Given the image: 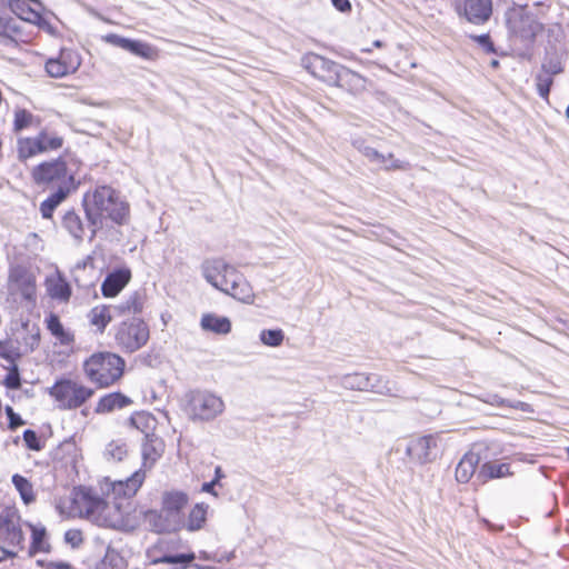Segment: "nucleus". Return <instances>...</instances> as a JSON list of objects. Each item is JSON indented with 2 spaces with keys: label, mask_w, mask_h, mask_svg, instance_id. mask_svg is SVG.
<instances>
[{
  "label": "nucleus",
  "mask_w": 569,
  "mask_h": 569,
  "mask_svg": "<svg viewBox=\"0 0 569 569\" xmlns=\"http://www.w3.org/2000/svg\"><path fill=\"white\" fill-rule=\"evenodd\" d=\"M74 161L64 156L40 161L30 170L32 183L42 189H56L40 203L42 218L51 219L57 207L78 187Z\"/></svg>",
  "instance_id": "obj_1"
},
{
  "label": "nucleus",
  "mask_w": 569,
  "mask_h": 569,
  "mask_svg": "<svg viewBox=\"0 0 569 569\" xmlns=\"http://www.w3.org/2000/svg\"><path fill=\"white\" fill-rule=\"evenodd\" d=\"M83 209L92 233L102 228L106 220L122 224L129 214V204L111 186H98L83 197Z\"/></svg>",
  "instance_id": "obj_2"
},
{
  "label": "nucleus",
  "mask_w": 569,
  "mask_h": 569,
  "mask_svg": "<svg viewBox=\"0 0 569 569\" xmlns=\"http://www.w3.org/2000/svg\"><path fill=\"white\" fill-rule=\"evenodd\" d=\"M71 515L88 519L98 526L117 528L123 523L121 503L111 506L108 501L93 493L91 489L79 487L72 492Z\"/></svg>",
  "instance_id": "obj_3"
},
{
  "label": "nucleus",
  "mask_w": 569,
  "mask_h": 569,
  "mask_svg": "<svg viewBox=\"0 0 569 569\" xmlns=\"http://www.w3.org/2000/svg\"><path fill=\"white\" fill-rule=\"evenodd\" d=\"M204 279L216 289L243 302L252 303L254 292L246 277L222 259H209L202 263Z\"/></svg>",
  "instance_id": "obj_4"
},
{
  "label": "nucleus",
  "mask_w": 569,
  "mask_h": 569,
  "mask_svg": "<svg viewBox=\"0 0 569 569\" xmlns=\"http://www.w3.org/2000/svg\"><path fill=\"white\" fill-rule=\"evenodd\" d=\"M127 362L119 353L99 350L89 355L81 365L86 379L97 389H109L120 383Z\"/></svg>",
  "instance_id": "obj_5"
},
{
  "label": "nucleus",
  "mask_w": 569,
  "mask_h": 569,
  "mask_svg": "<svg viewBox=\"0 0 569 569\" xmlns=\"http://www.w3.org/2000/svg\"><path fill=\"white\" fill-rule=\"evenodd\" d=\"M189 503V496L182 490H166L161 495V510L147 509L142 519L149 529L157 535L179 532V516Z\"/></svg>",
  "instance_id": "obj_6"
},
{
  "label": "nucleus",
  "mask_w": 569,
  "mask_h": 569,
  "mask_svg": "<svg viewBox=\"0 0 569 569\" xmlns=\"http://www.w3.org/2000/svg\"><path fill=\"white\" fill-rule=\"evenodd\" d=\"M24 548L26 536L21 516L16 509H6L0 513V563L17 558Z\"/></svg>",
  "instance_id": "obj_7"
},
{
  "label": "nucleus",
  "mask_w": 569,
  "mask_h": 569,
  "mask_svg": "<svg viewBox=\"0 0 569 569\" xmlns=\"http://www.w3.org/2000/svg\"><path fill=\"white\" fill-rule=\"evenodd\" d=\"M64 143L63 136L47 129H41L34 136H20L16 143L17 159L21 163H27L36 157L61 150Z\"/></svg>",
  "instance_id": "obj_8"
},
{
  "label": "nucleus",
  "mask_w": 569,
  "mask_h": 569,
  "mask_svg": "<svg viewBox=\"0 0 569 569\" xmlns=\"http://www.w3.org/2000/svg\"><path fill=\"white\" fill-rule=\"evenodd\" d=\"M60 410H77L94 396V389L83 382L71 379H58L48 391Z\"/></svg>",
  "instance_id": "obj_9"
},
{
  "label": "nucleus",
  "mask_w": 569,
  "mask_h": 569,
  "mask_svg": "<svg viewBox=\"0 0 569 569\" xmlns=\"http://www.w3.org/2000/svg\"><path fill=\"white\" fill-rule=\"evenodd\" d=\"M186 411L192 421H211L224 411V402L208 390H192L187 395Z\"/></svg>",
  "instance_id": "obj_10"
},
{
  "label": "nucleus",
  "mask_w": 569,
  "mask_h": 569,
  "mask_svg": "<svg viewBox=\"0 0 569 569\" xmlns=\"http://www.w3.org/2000/svg\"><path fill=\"white\" fill-rule=\"evenodd\" d=\"M149 338V326L141 318L132 317L129 320L121 321L114 330V342L126 353L140 350L147 345Z\"/></svg>",
  "instance_id": "obj_11"
},
{
  "label": "nucleus",
  "mask_w": 569,
  "mask_h": 569,
  "mask_svg": "<svg viewBox=\"0 0 569 569\" xmlns=\"http://www.w3.org/2000/svg\"><path fill=\"white\" fill-rule=\"evenodd\" d=\"M8 291L14 299H20L33 307L37 301V278L34 273L23 266H14L8 276Z\"/></svg>",
  "instance_id": "obj_12"
},
{
  "label": "nucleus",
  "mask_w": 569,
  "mask_h": 569,
  "mask_svg": "<svg viewBox=\"0 0 569 569\" xmlns=\"http://www.w3.org/2000/svg\"><path fill=\"white\" fill-rule=\"evenodd\" d=\"M301 63L308 73L328 87H332L336 83L337 76L342 66L313 52L305 54Z\"/></svg>",
  "instance_id": "obj_13"
},
{
  "label": "nucleus",
  "mask_w": 569,
  "mask_h": 569,
  "mask_svg": "<svg viewBox=\"0 0 569 569\" xmlns=\"http://www.w3.org/2000/svg\"><path fill=\"white\" fill-rule=\"evenodd\" d=\"M452 7L460 19L475 26L487 23L493 13L492 0H455Z\"/></svg>",
  "instance_id": "obj_14"
},
{
  "label": "nucleus",
  "mask_w": 569,
  "mask_h": 569,
  "mask_svg": "<svg viewBox=\"0 0 569 569\" xmlns=\"http://www.w3.org/2000/svg\"><path fill=\"white\" fill-rule=\"evenodd\" d=\"M102 40L143 60L156 61L160 57L159 49L146 41L124 38L117 33H108L102 37Z\"/></svg>",
  "instance_id": "obj_15"
},
{
  "label": "nucleus",
  "mask_w": 569,
  "mask_h": 569,
  "mask_svg": "<svg viewBox=\"0 0 569 569\" xmlns=\"http://www.w3.org/2000/svg\"><path fill=\"white\" fill-rule=\"evenodd\" d=\"M80 64L79 54L72 49L63 48L58 57L50 58L46 62V71L52 78H62L76 72Z\"/></svg>",
  "instance_id": "obj_16"
},
{
  "label": "nucleus",
  "mask_w": 569,
  "mask_h": 569,
  "mask_svg": "<svg viewBox=\"0 0 569 569\" xmlns=\"http://www.w3.org/2000/svg\"><path fill=\"white\" fill-rule=\"evenodd\" d=\"M132 272L128 267H121L107 274L101 283V295L107 299L116 298L131 281Z\"/></svg>",
  "instance_id": "obj_17"
},
{
  "label": "nucleus",
  "mask_w": 569,
  "mask_h": 569,
  "mask_svg": "<svg viewBox=\"0 0 569 569\" xmlns=\"http://www.w3.org/2000/svg\"><path fill=\"white\" fill-rule=\"evenodd\" d=\"M438 440L433 435H426L412 439L407 447L410 459L426 463L432 460V451L437 448Z\"/></svg>",
  "instance_id": "obj_18"
},
{
  "label": "nucleus",
  "mask_w": 569,
  "mask_h": 569,
  "mask_svg": "<svg viewBox=\"0 0 569 569\" xmlns=\"http://www.w3.org/2000/svg\"><path fill=\"white\" fill-rule=\"evenodd\" d=\"M146 479V471L143 469H139L134 471L129 478L126 480L114 481L111 485L110 493L113 496V499H126L130 500L139 489L142 487Z\"/></svg>",
  "instance_id": "obj_19"
},
{
  "label": "nucleus",
  "mask_w": 569,
  "mask_h": 569,
  "mask_svg": "<svg viewBox=\"0 0 569 569\" xmlns=\"http://www.w3.org/2000/svg\"><path fill=\"white\" fill-rule=\"evenodd\" d=\"M209 505L204 502L194 503L188 511L187 517L183 513L179 516V532L186 530L188 532L200 531L206 528L208 521Z\"/></svg>",
  "instance_id": "obj_20"
},
{
  "label": "nucleus",
  "mask_w": 569,
  "mask_h": 569,
  "mask_svg": "<svg viewBox=\"0 0 569 569\" xmlns=\"http://www.w3.org/2000/svg\"><path fill=\"white\" fill-rule=\"evenodd\" d=\"M27 528L30 531L28 556L32 558L38 553H50L52 546L46 526L42 523L27 522Z\"/></svg>",
  "instance_id": "obj_21"
},
{
  "label": "nucleus",
  "mask_w": 569,
  "mask_h": 569,
  "mask_svg": "<svg viewBox=\"0 0 569 569\" xmlns=\"http://www.w3.org/2000/svg\"><path fill=\"white\" fill-rule=\"evenodd\" d=\"M46 292L52 300L68 303L72 296V288L67 278L57 271L44 279Z\"/></svg>",
  "instance_id": "obj_22"
},
{
  "label": "nucleus",
  "mask_w": 569,
  "mask_h": 569,
  "mask_svg": "<svg viewBox=\"0 0 569 569\" xmlns=\"http://www.w3.org/2000/svg\"><path fill=\"white\" fill-rule=\"evenodd\" d=\"M368 80L358 72L341 66L337 81L332 87L345 90L351 94H360L367 90Z\"/></svg>",
  "instance_id": "obj_23"
},
{
  "label": "nucleus",
  "mask_w": 569,
  "mask_h": 569,
  "mask_svg": "<svg viewBox=\"0 0 569 569\" xmlns=\"http://www.w3.org/2000/svg\"><path fill=\"white\" fill-rule=\"evenodd\" d=\"M133 403L132 399L120 391L109 392L101 396L94 406V413L108 415L114 410L124 409Z\"/></svg>",
  "instance_id": "obj_24"
},
{
  "label": "nucleus",
  "mask_w": 569,
  "mask_h": 569,
  "mask_svg": "<svg viewBox=\"0 0 569 569\" xmlns=\"http://www.w3.org/2000/svg\"><path fill=\"white\" fill-rule=\"evenodd\" d=\"M42 119L31 110L23 107H16L12 111L11 130L14 134L37 129L41 126Z\"/></svg>",
  "instance_id": "obj_25"
},
{
  "label": "nucleus",
  "mask_w": 569,
  "mask_h": 569,
  "mask_svg": "<svg viewBox=\"0 0 569 569\" xmlns=\"http://www.w3.org/2000/svg\"><path fill=\"white\" fill-rule=\"evenodd\" d=\"M113 311L114 306L112 305H97L89 310L88 322L98 333L102 335L113 320Z\"/></svg>",
  "instance_id": "obj_26"
},
{
  "label": "nucleus",
  "mask_w": 569,
  "mask_h": 569,
  "mask_svg": "<svg viewBox=\"0 0 569 569\" xmlns=\"http://www.w3.org/2000/svg\"><path fill=\"white\" fill-rule=\"evenodd\" d=\"M44 325L47 330L61 346H71L74 342V333L64 328L57 313H48L44 318Z\"/></svg>",
  "instance_id": "obj_27"
},
{
  "label": "nucleus",
  "mask_w": 569,
  "mask_h": 569,
  "mask_svg": "<svg viewBox=\"0 0 569 569\" xmlns=\"http://www.w3.org/2000/svg\"><path fill=\"white\" fill-rule=\"evenodd\" d=\"M365 156L372 162H377L381 169L386 171H397V170H407L410 168V164L406 161H401L395 157L393 153H388L387 156L380 153L376 149L367 148L365 151Z\"/></svg>",
  "instance_id": "obj_28"
},
{
  "label": "nucleus",
  "mask_w": 569,
  "mask_h": 569,
  "mask_svg": "<svg viewBox=\"0 0 569 569\" xmlns=\"http://www.w3.org/2000/svg\"><path fill=\"white\" fill-rule=\"evenodd\" d=\"M200 327L204 331L224 336L231 332L232 323L228 317L207 312L200 319Z\"/></svg>",
  "instance_id": "obj_29"
},
{
  "label": "nucleus",
  "mask_w": 569,
  "mask_h": 569,
  "mask_svg": "<svg viewBox=\"0 0 569 569\" xmlns=\"http://www.w3.org/2000/svg\"><path fill=\"white\" fill-rule=\"evenodd\" d=\"M163 450L164 445L160 438L156 436L146 438L141 448L142 467L146 469H151L157 460L162 456Z\"/></svg>",
  "instance_id": "obj_30"
},
{
  "label": "nucleus",
  "mask_w": 569,
  "mask_h": 569,
  "mask_svg": "<svg viewBox=\"0 0 569 569\" xmlns=\"http://www.w3.org/2000/svg\"><path fill=\"white\" fill-rule=\"evenodd\" d=\"M129 425L144 435L146 438L154 437L158 425L157 418L149 411L140 410L131 413Z\"/></svg>",
  "instance_id": "obj_31"
},
{
  "label": "nucleus",
  "mask_w": 569,
  "mask_h": 569,
  "mask_svg": "<svg viewBox=\"0 0 569 569\" xmlns=\"http://www.w3.org/2000/svg\"><path fill=\"white\" fill-rule=\"evenodd\" d=\"M480 458L475 452H467L458 462L455 471L456 480L460 483H467L473 477Z\"/></svg>",
  "instance_id": "obj_32"
},
{
  "label": "nucleus",
  "mask_w": 569,
  "mask_h": 569,
  "mask_svg": "<svg viewBox=\"0 0 569 569\" xmlns=\"http://www.w3.org/2000/svg\"><path fill=\"white\" fill-rule=\"evenodd\" d=\"M510 465L498 462V461H487L481 465L478 471V479L480 482L486 483L493 479H499L503 477L511 476Z\"/></svg>",
  "instance_id": "obj_33"
},
{
  "label": "nucleus",
  "mask_w": 569,
  "mask_h": 569,
  "mask_svg": "<svg viewBox=\"0 0 569 569\" xmlns=\"http://www.w3.org/2000/svg\"><path fill=\"white\" fill-rule=\"evenodd\" d=\"M79 456L78 449L73 446L59 448L54 458V468L58 469L64 467L72 475H77Z\"/></svg>",
  "instance_id": "obj_34"
},
{
  "label": "nucleus",
  "mask_w": 569,
  "mask_h": 569,
  "mask_svg": "<svg viewBox=\"0 0 569 569\" xmlns=\"http://www.w3.org/2000/svg\"><path fill=\"white\" fill-rule=\"evenodd\" d=\"M144 296L138 291L132 292L126 300L114 306L118 316H136L142 312Z\"/></svg>",
  "instance_id": "obj_35"
},
{
  "label": "nucleus",
  "mask_w": 569,
  "mask_h": 569,
  "mask_svg": "<svg viewBox=\"0 0 569 569\" xmlns=\"http://www.w3.org/2000/svg\"><path fill=\"white\" fill-rule=\"evenodd\" d=\"M62 227L77 240H82L84 236V224L81 217L74 211L69 210L62 217Z\"/></svg>",
  "instance_id": "obj_36"
},
{
  "label": "nucleus",
  "mask_w": 569,
  "mask_h": 569,
  "mask_svg": "<svg viewBox=\"0 0 569 569\" xmlns=\"http://www.w3.org/2000/svg\"><path fill=\"white\" fill-rule=\"evenodd\" d=\"M128 561L114 548L108 547L103 558L97 563L96 569H127Z\"/></svg>",
  "instance_id": "obj_37"
},
{
  "label": "nucleus",
  "mask_w": 569,
  "mask_h": 569,
  "mask_svg": "<svg viewBox=\"0 0 569 569\" xmlns=\"http://www.w3.org/2000/svg\"><path fill=\"white\" fill-rule=\"evenodd\" d=\"M11 481L24 505L28 506L36 501L37 495L30 480L19 473H14Z\"/></svg>",
  "instance_id": "obj_38"
},
{
  "label": "nucleus",
  "mask_w": 569,
  "mask_h": 569,
  "mask_svg": "<svg viewBox=\"0 0 569 569\" xmlns=\"http://www.w3.org/2000/svg\"><path fill=\"white\" fill-rule=\"evenodd\" d=\"M0 383L9 390H18L21 388V376L16 363L12 362V365L7 368V375L0 381Z\"/></svg>",
  "instance_id": "obj_39"
},
{
  "label": "nucleus",
  "mask_w": 569,
  "mask_h": 569,
  "mask_svg": "<svg viewBox=\"0 0 569 569\" xmlns=\"http://www.w3.org/2000/svg\"><path fill=\"white\" fill-rule=\"evenodd\" d=\"M260 340L269 347H279L284 340V333L281 329H264L260 332Z\"/></svg>",
  "instance_id": "obj_40"
},
{
  "label": "nucleus",
  "mask_w": 569,
  "mask_h": 569,
  "mask_svg": "<svg viewBox=\"0 0 569 569\" xmlns=\"http://www.w3.org/2000/svg\"><path fill=\"white\" fill-rule=\"evenodd\" d=\"M561 72H563V64L557 56L547 58L541 66V73L550 74L552 78Z\"/></svg>",
  "instance_id": "obj_41"
},
{
  "label": "nucleus",
  "mask_w": 569,
  "mask_h": 569,
  "mask_svg": "<svg viewBox=\"0 0 569 569\" xmlns=\"http://www.w3.org/2000/svg\"><path fill=\"white\" fill-rule=\"evenodd\" d=\"M553 83V78L550 74L538 73L536 77V87L539 96L548 101L549 93Z\"/></svg>",
  "instance_id": "obj_42"
},
{
  "label": "nucleus",
  "mask_w": 569,
  "mask_h": 569,
  "mask_svg": "<svg viewBox=\"0 0 569 569\" xmlns=\"http://www.w3.org/2000/svg\"><path fill=\"white\" fill-rule=\"evenodd\" d=\"M13 18L7 12L6 8L0 7V36H10L16 31Z\"/></svg>",
  "instance_id": "obj_43"
},
{
  "label": "nucleus",
  "mask_w": 569,
  "mask_h": 569,
  "mask_svg": "<svg viewBox=\"0 0 569 569\" xmlns=\"http://www.w3.org/2000/svg\"><path fill=\"white\" fill-rule=\"evenodd\" d=\"M63 539L64 542L71 546L73 549L79 548L84 541L83 532L76 528L67 530L64 532Z\"/></svg>",
  "instance_id": "obj_44"
},
{
  "label": "nucleus",
  "mask_w": 569,
  "mask_h": 569,
  "mask_svg": "<svg viewBox=\"0 0 569 569\" xmlns=\"http://www.w3.org/2000/svg\"><path fill=\"white\" fill-rule=\"evenodd\" d=\"M19 353L13 350L9 339L0 340V358L14 362Z\"/></svg>",
  "instance_id": "obj_45"
},
{
  "label": "nucleus",
  "mask_w": 569,
  "mask_h": 569,
  "mask_svg": "<svg viewBox=\"0 0 569 569\" xmlns=\"http://www.w3.org/2000/svg\"><path fill=\"white\" fill-rule=\"evenodd\" d=\"M23 441L26 446L34 451L41 450L42 446L40 439L34 430L27 429L23 431Z\"/></svg>",
  "instance_id": "obj_46"
},
{
  "label": "nucleus",
  "mask_w": 569,
  "mask_h": 569,
  "mask_svg": "<svg viewBox=\"0 0 569 569\" xmlns=\"http://www.w3.org/2000/svg\"><path fill=\"white\" fill-rule=\"evenodd\" d=\"M471 40L481 46L487 53H495L496 48L489 33L470 36Z\"/></svg>",
  "instance_id": "obj_47"
},
{
  "label": "nucleus",
  "mask_w": 569,
  "mask_h": 569,
  "mask_svg": "<svg viewBox=\"0 0 569 569\" xmlns=\"http://www.w3.org/2000/svg\"><path fill=\"white\" fill-rule=\"evenodd\" d=\"M4 411H6V413L8 416V419H9L8 428L10 430H16L19 427L24 425L23 419L18 413H16L13 411V408L11 406H6Z\"/></svg>",
  "instance_id": "obj_48"
},
{
  "label": "nucleus",
  "mask_w": 569,
  "mask_h": 569,
  "mask_svg": "<svg viewBox=\"0 0 569 569\" xmlns=\"http://www.w3.org/2000/svg\"><path fill=\"white\" fill-rule=\"evenodd\" d=\"M37 565L42 569H72V566L64 561L37 560Z\"/></svg>",
  "instance_id": "obj_49"
},
{
  "label": "nucleus",
  "mask_w": 569,
  "mask_h": 569,
  "mask_svg": "<svg viewBox=\"0 0 569 569\" xmlns=\"http://www.w3.org/2000/svg\"><path fill=\"white\" fill-rule=\"evenodd\" d=\"M509 408L519 410L522 412H527V413H533V411H535L533 407L530 403L525 402V401H511V403L509 405Z\"/></svg>",
  "instance_id": "obj_50"
},
{
  "label": "nucleus",
  "mask_w": 569,
  "mask_h": 569,
  "mask_svg": "<svg viewBox=\"0 0 569 569\" xmlns=\"http://www.w3.org/2000/svg\"><path fill=\"white\" fill-rule=\"evenodd\" d=\"M332 4L341 12L350 11L351 4L349 0H331Z\"/></svg>",
  "instance_id": "obj_51"
},
{
  "label": "nucleus",
  "mask_w": 569,
  "mask_h": 569,
  "mask_svg": "<svg viewBox=\"0 0 569 569\" xmlns=\"http://www.w3.org/2000/svg\"><path fill=\"white\" fill-rule=\"evenodd\" d=\"M124 446H114V448L110 451L113 457H117L118 459L122 458V455L126 453Z\"/></svg>",
  "instance_id": "obj_52"
},
{
  "label": "nucleus",
  "mask_w": 569,
  "mask_h": 569,
  "mask_svg": "<svg viewBox=\"0 0 569 569\" xmlns=\"http://www.w3.org/2000/svg\"><path fill=\"white\" fill-rule=\"evenodd\" d=\"M217 483V480H212L211 482H206L202 486V490L206 492H213V487Z\"/></svg>",
  "instance_id": "obj_53"
},
{
  "label": "nucleus",
  "mask_w": 569,
  "mask_h": 569,
  "mask_svg": "<svg viewBox=\"0 0 569 569\" xmlns=\"http://www.w3.org/2000/svg\"><path fill=\"white\" fill-rule=\"evenodd\" d=\"M511 403L510 400L508 399H503V398H499L496 400V405L498 407H501V408H509V405Z\"/></svg>",
  "instance_id": "obj_54"
},
{
  "label": "nucleus",
  "mask_w": 569,
  "mask_h": 569,
  "mask_svg": "<svg viewBox=\"0 0 569 569\" xmlns=\"http://www.w3.org/2000/svg\"><path fill=\"white\" fill-rule=\"evenodd\" d=\"M220 477H221V468H220V467H218V468L216 469V479H214V480H217V482H218V481H219V479H220Z\"/></svg>",
  "instance_id": "obj_55"
},
{
  "label": "nucleus",
  "mask_w": 569,
  "mask_h": 569,
  "mask_svg": "<svg viewBox=\"0 0 569 569\" xmlns=\"http://www.w3.org/2000/svg\"><path fill=\"white\" fill-rule=\"evenodd\" d=\"M375 46H376V47H378V48H380V47H381V42H380V41H376V42H375Z\"/></svg>",
  "instance_id": "obj_56"
},
{
  "label": "nucleus",
  "mask_w": 569,
  "mask_h": 569,
  "mask_svg": "<svg viewBox=\"0 0 569 569\" xmlns=\"http://www.w3.org/2000/svg\"><path fill=\"white\" fill-rule=\"evenodd\" d=\"M566 114H567V117L569 118V104H568V108H567V110H566Z\"/></svg>",
  "instance_id": "obj_57"
},
{
  "label": "nucleus",
  "mask_w": 569,
  "mask_h": 569,
  "mask_svg": "<svg viewBox=\"0 0 569 569\" xmlns=\"http://www.w3.org/2000/svg\"><path fill=\"white\" fill-rule=\"evenodd\" d=\"M492 66L497 67V66H498V61H497V60H495V61L492 62Z\"/></svg>",
  "instance_id": "obj_58"
}]
</instances>
